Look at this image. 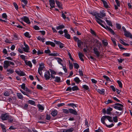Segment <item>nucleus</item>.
Wrapping results in <instances>:
<instances>
[{
    "label": "nucleus",
    "mask_w": 132,
    "mask_h": 132,
    "mask_svg": "<svg viewBox=\"0 0 132 132\" xmlns=\"http://www.w3.org/2000/svg\"><path fill=\"white\" fill-rule=\"evenodd\" d=\"M17 96L19 99H22L23 98L22 95L21 93H17Z\"/></svg>",
    "instance_id": "obj_42"
},
{
    "label": "nucleus",
    "mask_w": 132,
    "mask_h": 132,
    "mask_svg": "<svg viewBox=\"0 0 132 132\" xmlns=\"http://www.w3.org/2000/svg\"><path fill=\"white\" fill-rule=\"evenodd\" d=\"M38 107L39 110H40L41 112H42L44 110V107L42 105L40 104H39L38 105Z\"/></svg>",
    "instance_id": "obj_30"
},
{
    "label": "nucleus",
    "mask_w": 132,
    "mask_h": 132,
    "mask_svg": "<svg viewBox=\"0 0 132 132\" xmlns=\"http://www.w3.org/2000/svg\"><path fill=\"white\" fill-rule=\"evenodd\" d=\"M73 130V129L72 128L66 130L65 131H63L62 132H72Z\"/></svg>",
    "instance_id": "obj_38"
},
{
    "label": "nucleus",
    "mask_w": 132,
    "mask_h": 132,
    "mask_svg": "<svg viewBox=\"0 0 132 132\" xmlns=\"http://www.w3.org/2000/svg\"><path fill=\"white\" fill-rule=\"evenodd\" d=\"M106 119L110 122H113L112 117L108 116H102L101 119V122L104 125L106 124L105 121Z\"/></svg>",
    "instance_id": "obj_4"
},
{
    "label": "nucleus",
    "mask_w": 132,
    "mask_h": 132,
    "mask_svg": "<svg viewBox=\"0 0 132 132\" xmlns=\"http://www.w3.org/2000/svg\"><path fill=\"white\" fill-rule=\"evenodd\" d=\"M33 28L36 30H39L40 29V28L37 25L34 26L33 27Z\"/></svg>",
    "instance_id": "obj_57"
},
{
    "label": "nucleus",
    "mask_w": 132,
    "mask_h": 132,
    "mask_svg": "<svg viewBox=\"0 0 132 132\" xmlns=\"http://www.w3.org/2000/svg\"><path fill=\"white\" fill-rule=\"evenodd\" d=\"M104 125L106 126V127L109 128H110L113 127L114 125V124L113 123H112L110 125H107L106 123Z\"/></svg>",
    "instance_id": "obj_39"
},
{
    "label": "nucleus",
    "mask_w": 132,
    "mask_h": 132,
    "mask_svg": "<svg viewBox=\"0 0 132 132\" xmlns=\"http://www.w3.org/2000/svg\"><path fill=\"white\" fill-rule=\"evenodd\" d=\"M0 125L2 128L3 132H6V130L5 125L1 123H0Z\"/></svg>",
    "instance_id": "obj_24"
},
{
    "label": "nucleus",
    "mask_w": 132,
    "mask_h": 132,
    "mask_svg": "<svg viewBox=\"0 0 132 132\" xmlns=\"http://www.w3.org/2000/svg\"><path fill=\"white\" fill-rule=\"evenodd\" d=\"M84 43L83 42H81L80 40H79L77 41V45L79 47L81 48L82 46L83 45Z\"/></svg>",
    "instance_id": "obj_21"
},
{
    "label": "nucleus",
    "mask_w": 132,
    "mask_h": 132,
    "mask_svg": "<svg viewBox=\"0 0 132 132\" xmlns=\"http://www.w3.org/2000/svg\"><path fill=\"white\" fill-rule=\"evenodd\" d=\"M43 53H44L42 51L40 50H38V51H37V54L38 55L42 54H43Z\"/></svg>",
    "instance_id": "obj_50"
},
{
    "label": "nucleus",
    "mask_w": 132,
    "mask_h": 132,
    "mask_svg": "<svg viewBox=\"0 0 132 132\" xmlns=\"http://www.w3.org/2000/svg\"><path fill=\"white\" fill-rule=\"evenodd\" d=\"M69 68L71 70L73 69V65L72 64L70 63V61H69Z\"/></svg>",
    "instance_id": "obj_52"
},
{
    "label": "nucleus",
    "mask_w": 132,
    "mask_h": 132,
    "mask_svg": "<svg viewBox=\"0 0 132 132\" xmlns=\"http://www.w3.org/2000/svg\"><path fill=\"white\" fill-rule=\"evenodd\" d=\"M50 72L51 73V77L53 79H54L55 78V75L56 74V72L54 71L51 69H50Z\"/></svg>",
    "instance_id": "obj_15"
},
{
    "label": "nucleus",
    "mask_w": 132,
    "mask_h": 132,
    "mask_svg": "<svg viewBox=\"0 0 132 132\" xmlns=\"http://www.w3.org/2000/svg\"><path fill=\"white\" fill-rule=\"evenodd\" d=\"M64 28V26L63 25H60L56 27V29L57 30H59L60 29Z\"/></svg>",
    "instance_id": "obj_32"
},
{
    "label": "nucleus",
    "mask_w": 132,
    "mask_h": 132,
    "mask_svg": "<svg viewBox=\"0 0 132 132\" xmlns=\"http://www.w3.org/2000/svg\"><path fill=\"white\" fill-rule=\"evenodd\" d=\"M51 75L49 71H46L44 73V77L46 80H48L50 78Z\"/></svg>",
    "instance_id": "obj_10"
},
{
    "label": "nucleus",
    "mask_w": 132,
    "mask_h": 132,
    "mask_svg": "<svg viewBox=\"0 0 132 132\" xmlns=\"http://www.w3.org/2000/svg\"><path fill=\"white\" fill-rule=\"evenodd\" d=\"M94 47L93 48V51L94 53L97 57L99 56L100 54V46H101V43L98 41L94 44Z\"/></svg>",
    "instance_id": "obj_1"
},
{
    "label": "nucleus",
    "mask_w": 132,
    "mask_h": 132,
    "mask_svg": "<svg viewBox=\"0 0 132 132\" xmlns=\"http://www.w3.org/2000/svg\"><path fill=\"white\" fill-rule=\"evenodd\" d=\"M54 81L56 82H59L60 81L61 78L60 77L56 76L55 78Z\"/></svg>",
    "instance_id": "obj_29"
},
{
    "label": "nucleus",
    "mask_w": 132,
    "mask_h": 132,
    "mask_svg": "<svg viewBox=\"0 0 132 132\" xmlns=\"http://www.w3.org/2000/svg\"><path fill=\"white\" fill-rule=\"evenodd\" d=\"M21 18L27 24H30V23L31 22L28 17L26 16H24L22 18Z\"/></svg>",
    "instance_id": "obj_11"
},
{
    "label": "nucleus",
    "mask_w": 132,
    "mask_h": 132,
    "mask_svg": "<svg viewBox=\"0 0 132 132\" xmlns=\"http://www.w3.org/2000/svg\"><path fill=\"white\" fill-rule=\"evenodd\" d=\"M24 90L27 92L30 93L31 92V90H30L28 88L25 87L24 89Z\"/></svg>",
    "instance_id": "obj_59"
},
{
    "label": "nucleus",
    "mask_w": 132,
    "mask_h": 132,
    "mask_svg": "<svg viewBox=\"0 0 132 132\" xmlns=\"http://www.w3.org/2000/svg\"><path fill=\"white\" fill-rule=\"evenodd\" d=\"M20 57L23 60H24V62H25V61H26V56L23 55H20Z\"/></svg>",
    "instance_id": "obj_51"
},
{
    "label": "nucleus",
    "mask_w": 132,
    "mask_h": 132,
    "mask_svg": "<svg viewBox=\"0 0 132 132\" xmlns=\"http://www.w3.org/2000/svg\"><path fill=\"white\" fill-rule=\"evenodd\" d=\"M62 66V68L64 71L65 73H67V69L66 67L65 66H64L63 65V66Z\"/></svg>",
    "instance_id": "obj_60"
},
{
    "label": "nucleus",
    "mask_w": 132,
    "mask_h": 132,
    "mask_svg": "<svg viewBox=\"0 0 132 132\" xmlns=\"http://www.w3.org/2000/svg\"><path fill=\"white\" fill-rule=\"evenodd\" d=\"M105 21L106 22L107 24L109 26H110L111 27H113V25L111 21L110 20H108L106 19L105 20Z\"/></svg>",
    "instance_id": "obj_28"
},
{
    "label": "nucleus",
    "mask_w": 132,
    "mask_h": 132,
    "mask_svg": "<svg viewBox=\"0 0 132 132\" xmlns=\"http://www.w3.org/2000/svg\"><path fill=\"white\" fill-rule=\"evenodd\" d=\"M90 32L91 34L94 36H96V34L95 32L92 29H90Z\"/></svg>",
    "instance_id": "obj_53"
},
{
    "label": "nucleus",
    "mask_w": 132,
    "mask_h": 132,
    "mask_svg": "<svg viewBox=\"0 0 132 132\" xmlns=\"http://www.w3.org/2000/svg\"><path fill=\"white\" fill-rule=\"evenodd\" d=\"M17 74L20 76H24L26 75L24 72L23 71L19 70V71H17Z\"/></svg>",
    "instance_id": "obj_14"
},
{
    "label": "nucleus",
    "mask_w": 132,
    "mask_h": 132,
    "mask_svg": "<svg viewBox=\"0 0 132 132\" xmlns=\"http://www.w3.org/2000/svg\"><path fill=\"white\" fill-rule=\"evenodd\" d=\"M0 118L3 121L7 120L8 122L10 123H11L13 121V118L12 116L7 113L2 114L0 117Z\"/></svg>",
    "instance_id": "obj_2"
},
{
    "label": "nucleus",
    "mask_w": 132,
    "mask_h": 132,
    "mask_svg": "<svg viewBox=\"0 0 132 132\" xmlns=\"http://www.w3.org/2000/svg\"><path fill=\"white\" fill-rule=\"evenodd\" d=\"M103 4L104 7L106 8H108L109 7L107 3L105 1H103Z\"/></svg>",
    "instance_id": "obj_35"
},
{
    "label": "nucleus",
    "mask_w": 132,
    "mask_h": 132,
    "mask_svg": "<svg viewBox=\"0 0 132 132\" xmlns=\"http://www.w3.org/2000/svg\"><path fill=\"white\" fill-rule=\"evenodd\" d=\"M45 65L43 63H41L39 64V66L38 69V72L40 76L43 75L42 71L45 68Z\"/></svg>",
    "instance_id": "obj_5"
},
{
    "label": "nucleus",
    "mask_w": 132,
    "mask_h": 132,
    "mask_svg": "<svg viewBox=\"0 0 132 132\" xmlns=\"http://www.w3.org/2000/svg\"><path fill=\"white\" fill-rule=\"evenodd\" d=\"M98 17L101 18H103L106 16L105 11L104 10H101L99 13H98Z\"/></svg>",
    "instance_id": "obj_8"
},
{
    "label": "nucleus",
    "mask_w": 132,
    "mask_h": 132,
    "mask_svg": "<svg viewBox=\"0 0 132 132\" xmlns=\"http://www.w3.org/2000/svg\"><path fill=\"white\" fill-rule=\"evenodd\" d=\"M28 103L32 105H35V102L30 100H29L28 101Z\"/></svg>",
    "instance_id": "obj_40"
},
{
    "label": "nucleus",
    "mask_w": 132,
    "mask_h": 132,
    "mask_svg": "<svg viewBox=\"0 0 132 132\" xmlns=\"http://www.w3.org/2000/svg\"><path fill=\"white\" fill-rule=\"evenodd\" d=\"M113 101L111 100H108L106 102H105V103L106 104H108L110 103H113Z\"/></svg>",
    "instance_id": "obj_44"
},
{
    "label": "nucleus",
    "mask_w": 132,
    "mask_h": 132,
    "mask_svg": "<svg viewBox=\"0 0 132 132\" xmlns=\"http://www.w3.org/2000/svg\"><path fill=\"white\" fill-rule=\"evenodd\" d=\"M97 92L99 93L102 94H104L105 90L104 89L102 88L101 89H98L97 90Z\"/></svg>",
    "instance_id": "obj_22"
},
{
    "label": "nucleus",
    "mask_w": 132,
    "mask_h": 132,
    "mask_svg": "<svg viewBox=\"0 0 132 132\" xmlns=\"http://www.w3.org/2000/svg\"><path fill=\"white\" fill-rule=\"evenodd\" d=\"M7 15L5 13H4L2 14V18L3 19H7Z\"/></svg>",
    "instance_id": "obj_55"
},
{
    "label": "nucleus",
    "mask_w": 132,
    "mask_h": 132,
    "mask_svg": "<svg viewBox=\"0 0 132 132\" xmlns=\"http://www.w3.org/2000/svg\"><path fill=\"white\" fill-rule=\"evenodd\" d=\"M69 112L71 114L75 115H77V113L76 110H73L71 109H69Z\"/></svg>",
    "instance_id": "obj_19"
},
{
    "label": "nucleus",
    "mask_w": 132,
    "mask_h": 132,
    "mask_svg": "<svg viewBox=\"0 0 132 132\" xmlns=\"http://www.w3.org/2000/svg\"><path fill=\"white\" fill-rule=\"evenodd\" d=\"M82 87L85 89L86 90H87L89 88L88 87L85 85H83L82 86Z\"/></svg>",
    "instance_id": "obj_54"
},
{
    "label": "nucleus",
    "mask_w": 132,
    "mask_h": 132,
    "mask_svg": "<svg viewBox=\"0 0 132 132\" xmlns=\"http://www.w3.org/2000/svg\"><path fill=\"white\" fill-rule=\"evenodd\" d=\"M23 44L24 47L23 48V51L26 52H29L30 48L28 45L26 44L25 42H24Z\"/></svg>",
    "instance_id": "obj_9"
},
{
    "label": "nucleus",
    "mask_w": 132,
    "mask_h": 132,
    "mask_svg": "<svg viewBox=\"0 0 132 132\" xmlns=\"http://www.w3.org/2000/svg\"><path fill=\"white\" fill-rule=\"evenodd\" d=\"M113 120L115 122H117L118 121V117L117 116H115L113 117Z\"/></svg>",
    "instance_id": "obj_43"
},
{
    "label": "nucleus",
    "mask_w": 132,
    "mask_h": 132,
    "mask_svg": "<svg viewBox=\"0 0 132 132\" xmlns=\"http://www.w3.org/2000/svg\"><path fill=\"white\" fill-rule=\"evenodd\" d=\"M118 46L119 48L121 50L125 49L124 48L122 47V45L119 44H118Z\"/></svg>",
    "instance_id": "obj_63"
},
{
    "label": "nucleus",
    "mask_w": 132,
    "mask_h": 132,
    "mask_svg": "<svg viewBox=\"0 0 132 132\" xmlns=\"http://www.w3.org/2000/svg\"><path fill=\"white\" fill-rule=\"evenodd\" d=\"M79 89L77 86H75L72 87V90L73 91H77Z\"/></svg>",
    "instance_id": "obj_33"
},
{
    "label": "nucleus",
    "mask_w": 132,
    "mask_h": 132,
    "mask_svg": "<svg viewBox=\"0 0 132 132\" xmlns=\"http://www.w3.org/2000/svg\"><path fill=\"white\" fill-rule=\"evenodd\" d=\"M112 110V109L110 107H109L106 109V114H107L111 115V112Z\"/></svg>",
    "instance_id": "obj_20"
},
{
    "label": "nucleus",
    "mask_w": 132,
    "mask_h": 132,
    "mask_svg": "<svg viewBox=\"0 0 132 132\" xmlns=\"http://www.w3.org/2000/svg\"><path fill=\"white\" fill-rule=\"evenodd\" d=\"M37 89L40 90H42L43 89V87L39 85H37Z\"/></svg>",
    "instance_id": "obj_56"
},
{
    "label": "nucleus",
    "mask_w": 132,
    "mask_h": 132,
    "mask_svg": "<svg viewBox=\"0 0 132 132\" xmlns=\"http://www.w3.org/2000/svg\"><path fill=\"white\" fill-rule=\"evenodd\" d=\"M124 35L127 37H129L132 39V35L129 31H126L124 32Z\"/></svg>",
    "instance_id": "obj_17"
},
{
    "label": "nucleus",
    "mask_w": 132,
    "mask_h": 132,
    "mask_svg": "<svg viewBox=\"0 0 132 132\" xmlns=\"http://www.w3.org/2000/svg\"><path fill=\"white\" fill-rule=\"evenodd\" d=\"M57 113V111L56 110H54L52 111V112L51 113V114L52 115L53 117H55L56 116Z\"/></svg>",
    "instance_id": "obj_26"
},
{
    "label": "nucleus",
    "mask_w": 132,
    "mask_h": 132,
    "mask_svg": "<svg viewBox=\"0 0 132 132\" xmlns=\"http://www.w3.org/2000/svg\"><path fill=\"white\" fill-rule=\"evenodd\" d=\"M55 2L56 3V4L58 6V7L60 9H63V8L62 7V4H61L60 3V2L57 1H55Z\"/></svg>",
    "instance_id": "obj_23"
},
{
    "label": "nucleus",
    "mask_w": 132,
    "mask_h": 132,
    "mask_svg": "<svg viewBox=\"0 0 132 132\" xmlns=\"http://www.w3.org/2000/svg\"><path fill=\"white\" fill-rule=\"evenodd\" d=\"M24 63L26 65L28 66L30 68H32V65L31 61L26 60L25 61Z\"/></svg>",
    "instance_id": "obj_18"
},
{
    "label": "nucleus",
    "mask_w": 132,
    "mask_h": 132,
    "mask_svg": "<svg viewBox=\"0 0 132 132\" xmlns=\"http://www.w3.org/2000/svg\"><path fill=\"white\" fill-rule=\"evenodd\" d=\"M3 67L4 69H7L9 66V61H5L4 62Z\"/></svg>",
    "instance_id": "obj_13"
},
{
    "label": "nucleus",
    "mask_w": 132,
    "mask_h": 132,
    "mask_svg": "<svg viewBox=\"0 0 132 132\" xmlns=\"http://www.w3.org/2000/svg\"><path fill=\"white\" fill-rule=\"evenodd\" d=\"M110 88L112 89V91L115 92L116 90V89L114 86L113 85H111L110 86Z\"/></svg>",
    "instance_id": "obj_58"
},
{
    "label": "nucleus",
    "mask_w": 132,
    "mask_h": 132,
    "mask_svg": "<svg viewBox=\"0 0 132 132\" xmlns=\"http://www.w3.org/2000/svg\"><path fill=\"white\" fill-rule=\"evenodd\" d=\"M102 43L105 46H107L108 44V43H107L106 40H103L102 41Z\"/></svg>",
    "instance_id": "obj_49"
},
{
    "label": "nucleus",
    "mask_w": 132,
    "mask_h": 132,
    "mask_svg": "<svg viewBox=\"0 0 132 132\" xmlns=\"http://www.w3.org/2000/svg\"><path fill=\"white\" fill-rule=\"evenodd\" d=\"M59 47L60 48H62L64 47V44L61 43V42L59 44Z\"/></svg>",
    "instance_id": "obj_64"
},
{
    "label": "nucleus",
    "mask_w": 132,
    "mask_h": 132,
    "mask_svg": "<svg viewBox=\"0 0 132 132\" xmlns=\"http://www.w3.org/2000/svg\"><path fill=\"white\" fill-rule=\"evenodd\" d=\"M73 64L74 68L77 69H78L79 67L78 64L77 63H74Z\"/></svg>",
    "instance_id": "obj_41"
},
{
    "label": "nucleus",
    "mask_w": 132,
    "mask_h": 132,
    "mask_svg": "<svg viewBox=\"0 0 132 132\" xmlns=\"http://www.w3.org/2000/svg\"><path fill=\"white\" fill-rule=\"evenodd\" d=\"M54 59L57 60L59 64L61 65L62 66H63V65L62 63L63 60L61 58L59 57H55Z\"/></svg>",
    "instance_id": "obj_16"
},
{
    "label": "nucleus",
    "mask_w": 132,
    "mask_h": 132,
    "mask_svg": "<svg viewBox=\"0 0 132 132\" xmlns=\"http://www.w3.org/2000/svg\"><path fill=\"white\" fill-rule=\"evenodd\" d=\"M90 14L92 15L95 16V20L98 24H99L100 23H105V22L103 20H102L98 17V13L96 12H91Z\"/></svg>",
    "instance_id": "obj_3"
},
{
    "label": "nucleus",
    "mask_w": 132,
    "mask_h": 132,
    "mask_svg": "<svg viewBox=\"0 0 132 132\" xmlns=\"http://www.w3.org/2000/svg\"><path fill=\"white\" fill-rule=\"evenodd\" d=\"M102 23H100V24L102 27L109 31L112 34L114 35L115 34L114 31L110 27L107 26L106 25L104 26Z\"/></svg>",
    "instance_id": "obj_7"
},
{
    "label": "nucleus",
    "mask_w": 132,
    "mask_h": 132,
    "mask_svg": "<svg viewBox=\"0 0 132 132\" xmlns=\"http://www.w3.org/2000/svg\"><path fill=\"white\" fill-rule=\"evenodd\" d=\"M120 42L123 45L125 46H128L129 44L126 43L123 41V39H121L120 40Z\"/></svg>",
    "instance_id": "obj_37"
},
{
    "label": "nucleus",
    "mask_w": 132,
    "mask_h": 132,
    "mask_svg": "<svg viewBox=\"0 0 132 132\" xmlns=\"http://www.w3.org/2000/svg\"><path fill=\"white\" fill-rule=\"evenodd\" d=\"M117 82L118 84L119 87L120 88H122V85L121 81L120 80H118L117 81Z\"/></svg>",
    "instance_id": "obj_47"
},
{
    "label": "nucleus",
    "mask_w": 132,
    "mask_h": 132,
    "mask_svg": "<svg viewBox=\"0 0 132 132\" xmlns=\"http://www.w3.org/2000/svg\"><path fill=\"white\" fill-rule=\"evenodd\" d=\"M24 35L26 37L30 38H31V36L30 35L29 32H26L24 34Z\"/></svg>",
    "instance_id": "obj_34"
},
{
    "label": "nucleus",
    "mask_w": 132,
    "mask_h": 132,
    "mask_svg": "<svg viewBox=\"0 0 132 132\" xmlns=\"http://www.w3.org/2000/svg\"><path fill=\"white\" fill-rule=\"evenodd\" d=\"M49 55L52 56H57L59 55V54L57 53H50L49 54Z\"/></svg>",
    "instance_id": "obj_36"
},
{
    "label": "nucleus",
    "mask_w": 132,
    "mask_h": 132,
    "mask_svg": "<svg viewBox=\"0 0 132 132\" xmlns=\"http://www.w3.org/2000/svg\"><path fill=\"white\" fill-rule=\"evenodd\" d=\"M6 72H8L7 73L8 74H12L14 72V71L13 69H7L6 70Z\"/></svg>",
    "instance_id": "obj_27"
},
{
    "label": "nucleus",
    "mask_w": 132,
    "mask_h": 132,
    "mask_svg": "<svg viewBox=\"0 0 132 132\" xmlns=\"http://www.w3.org/2000/svg\"><path fill=\"white\" fill-rule=\"evenodd\" d=\"M49 2L51 8L52 9L54 8L55 6V1L54 0H49Z\"/></svg>",
    "instance_id": "obj_12"
},
{
    "label": "nucleus",
    "mask_w": 132,
    "mask_h": 132,
    "mask_svg": "<svg viewBox=\"0 0 132 132\" xmlns=\"http://www.w3.org/2000/svg\"><path fill=\"white\" fill-rule=\"evenodd\" d=\"M116 27L118 29H120L121 27V25L119 24L116 23Z\"/></svg>",
    "instance_id": "obj_61"
},
{
    "label": "nucleus",
    "mask_w": 132,
    "mask_h": 132,
    "mask_svg": "<svg viewBox=\"0 0 132 132\" xmlns=\"http://www.w3.org/2000/svg\"><path fill=\"white\" fill-rule=\"evenodd\" d=\"M112 105L113 106V108L116 110L122 111L123 109V105L119 103H115Z\"/></svg>",
    "instance_id": "obj_6"
},
{
    "label": "nucleus",
    "mask_w": 132,
    "mask_h": 132,
    "mask_svg": "<svg viewBox=\"0 0 132 132\" xmlns=\"http://www.w3.org/2000/svg\"><path fill=\"white\" fill-rule=\"evenodd\" d=\"M73 80L77 84L79 83L81 81V80H80L79 78L78 77H76L74 78L73 79Z\"/></svg>",
    "instance_id": "obj_25"
},
{
    "label": "nucleus",
    "mask_w": 132,
    "mask_h": 132,
    "mask_svg": "<svg viewBox=\"0 0 132 132\" xmlns=\"http://www.w3.org/2000/svg\"><path fill=\"white\" fill-rule=\"evenodd\" d=\"M62 111L65 114H67L69 113V109L68 110L67 109H63L62 110Z\"/></svg>",
    "instance_id": "obj_45"
},
{
    "label": "nucleus",
    "mask_w": 132,
    "mask_h": 132,
    "mask_svg": "<svg viewBox=\"0 0 132 132\" xmlns=\"http://www.w3.org/2000/svg\"><path fill=\"white\" fill-rule=\"evenodd\" d=\"M64 37L68 39H70V35L68 33L64 34Z\"/></svg>",
    "instance_id": "obj_46"
},
{
    "label": "nucleus",
    "mask_w": 132,
    "mask_h": 132,
    "mask_svg": "<svg viewBox=\"0 0 132 132\" xmlns=\"http://www.w3.org/2000/svg\"><path fill=\"white\" fill-rule=\"evenodd\" d=\"M103 76V78L104 79H105L107 81H109L111 82L113 80L112 79H110V78L108 77L106 75H104Z\"/></svg>",
    "instance_id": "obj_31"
},
{
    "label": "nucleus",
    "mask_w": 132,
    "mask_h": 132,
    "mask_svg": "<svg viewBox=\"0 0 132 132\" xmlns=\"http://www.w3.org/2000/svg\"><path fill=\"white\" fill-rule=\"evenodd\" d=\"M67 105L69 106H71L73 108L76 107V105L73 103H71L68 104Z\"/></svg>",
    "instance_id": "obj_48"
},
{
    "label": "nucleus",
    "mask_w": 132,
    "mask_h": 132,
    "mask_svg": "<svg viewBox=\"0 0 132 132\" xmlns=\"http://www.w3.org/2000/svg\"><path fill=\"white\" fill-rule=\"evenodd\" d=\"M39 32L41 33V34L43 36L45 34V31L44 30H40L39 31Z\"/></svg>",
    "instance_id": "obj_62"
}]
</instances>
